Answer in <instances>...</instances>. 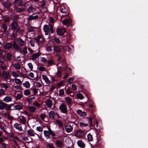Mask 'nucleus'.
<instances>
[{"mask_svg":"<svg viewBox=\"0 0 148 148\" xmlns=\"http://www.w3.org/2000/svg\"><path fill=\"white\" fill-rule=\"evenodd\" d=\"M30 111L32 113H33L36 110V108L33 106H30L29 108Z\"/></svg>","mask_w":148,"mask_h":148,"instance_id":"nucleus-37","label":"nucleus"},{"mask_svg":"<svg viewBox=\"0 0 148 148\" xmlns=\"http://www.w3.org/2000/svg\"><path fill=\"white\" fill-rule=\"evenodd\" d=\"M22 118L20 119V121L21 123L24 124L26 122V119L25 117L23 116H22Z\"/></svg>","mask_w":148,"mask_h":148,"instance_id":"nucleus-41","label":"nucleus"},{"mask_svg":"<svg viewBox=\"0 0 148 148\" xmlns=\"http://www.w3.org/2000/svg\"><path fill=\"white\" fill-rule=\"evenodd\" d=\"M44 135L47 137V138H50L51 137L50 135L49 132L47 130H44Z\"/></svg>","mask_w":148,"mask_h":148,"instance_id":"nucleus-31","label":"nucleus"},{"mask_svg":"<svg viewBox=\"0 0 148 148\" xmlns=\"http://www.w3.org/2000/svg\"><path fill=\"white\" fill-rule=\"evenodd\" d=\"M76 96L78 99L80 100L84 98L83 95L80 93H77L76 95Z\"/></svg>","mask_w":148,"mask_h":148,"instance_id":"nucleus-34","label":"nucleus"},{"mask_svg":"<svg viewBox=\"0 0 148 148\" xmlns=\"http://www.w3.org/2000/svg\"><path fill=\"white\" fill-rule=\"evenodd\" d=\"M40 52H37L33 54L32 56V60H35L37 58L40 56Z\"/></svg>","mask_w":148,"mask_h":148,"instance_id":"nucleus-21","label":"nucleus"},{"mask_svg":"<svg viewBox=\"0 0 148 148\" xmlns=\"http://www.w3.org/2000/svg\"><path fill=\"white\" fill-rule=\"evenodd\" d=\"M12 44L11 43H7L4 46V48L5 49H9L12 47Z\"/></svg>","mask_w":148,"mask_h":148,"instance_id":"nucleus-14","label":"nucleus"},{"mask_svg":"<svg viewBox=\"0 0 148 148\" xmlns=\"http://www.w3.org/2000/svg\"><path fill=\"white\" fill-rule=\"evenodd\" d=\"M81 127H86L88 126V124L87 123H84L82 122L79 123Z\"/></svg>","mask_w":148,"mask_h":148,"instance_id":"nucleus-51","label":"nucleus"},{"mask_svg":"<svg viewBox=\"0 0 148 148\" xmlns=\"http://www.w3.org/2000/svg\"><path fill=\"white\" fill-rule=\"evenodd\" d=\"M24 95L26 96L30 95L31 94L30 92L29 89H26L25 90Z\"/></svg>","mask_w":148,"mask_h":148,"instance_id":"nucleus-42","label":"nucleus"},{"mask_svg":"<svg viewBox=\"0 0 148 148\" xmlns=\"http://www.w3.org/2000/svg\"><path fill=\"white\" fill-rule=\"evenodd\" d=\"M33 8L32 7H29L27 10V11L29 13H30L33 11Z\"/></svg>","mask_w":148,"mask_h":148,"instance_id":"nucleus-62","label":"nucleus"},{"mask_svg":"<svg viewBox=\"0 0 148 148\" xmlns=\"http://www.w3.org/2000/svg\"><path fill=\"white\" fill-rule=\"evenodd\" d=\"M18 26L17 21H14L11 25V28L13 30H14L17 29Z\"/></svg>","mask_w":148,"mask_h":148,"instance_id":"nucleus-5","label":"nucleus"},{"mask_svg":"<svg viewBox=\"0 0 148 148\" xmlns=\"http://www.w3.org/2000/svg\"><path fill=\"white\" fill-rule=\"evenodd\" d=\"M59 95L60 96L63 95L64 94V91L63 89H61L59 90Z\"/></svg>","mask_w":148,"mask_h":148,"instance_id":"nucleus-59","label":"nucleus"},{"mask_svg":"<svg viewBox=\"0 0 148 148\" xmlns=\"http://www.w3.org/2000/svg\"><path fill=\"white\" fill-rule=\"evenodd\" d=\"M14 127L20 131L23 130L22 126L21 124L16 123L14 125Z\"/></svg>","mask_w":148,"mask_h":148,"instance_id":"nucleus-12","label":"nucleus"},{"mask_svg":"<svg viewBox=\"0 0 148 148\" xmlns=\"http://www.w3.org/2000/svg\"><path fill=\"white\" fill-rule=\"evenodd\" d=\"M60 12L62 13H63V14L62 15V16H63L67 15L68 14L66 8L64 7L61 9Z\"/></svg>","mask_w":148,"mask_h":148,"instance_id":"nucleus-13","label":"nucleus"},{"mask_svg":"<svg viewBox=\"0 0 148 148\" xmlns=\"http://www.w3.org/2000/svg\"><path fill=\"white\" fill-rule=\"evenodd\" d=\"M14 109L20 110L23 109V107L22 106L19 105H16L14 106Z\"/></svg>","mask_w":148,"mask_h":148,"instance_id":"nucleus-30","label":"nucleus"},{"mask_svg":"<svg viewBox=\"0 0 148 148\" xmlns=\"http://www.w3.org/2000/svg\"><path fill=\"white\" fill-rule=\"evenodd\" d=\"M84 134V132L81 130H77L75 133V136L76 137L81 138L83 136Z\"/></svg>","mask_w":148,"mask_h":148,"instance_id":"nucleus-9","label":"nucleus"},{"mask_svg":"<svg viewBox=\"0 0 148 148\" xmlns=\"http://www.w3.org/2000/svg\"><path fill=\"white\" fill-rule=\"evenodd\" d=\"M2 77L5 79H7L8 78V74L6 71H3L2 73Z\"/></svg>","mask_w":148,"mask_h":148,"instance_id":"nucleus-22","label":"nucleus"},{"mask_svg":"<svg viewBox=\"0 0 148 148\" xmlns=\"http://www.w3.org/2000/svg\"><path fill=\"white\" fill-rule=\"evenodd\" d=\"M50 135H51L52 136V138L53 139L54 138L53 137H55L56 136V134L53 132V131H51V132H49Z\"/></svg>","mask_w":148,"mask_h":148,"instance_id":"nucleus-57","label":"nucleus"},{"mask_svg":"<svg viewBox=\"0 0 148 148\" xmlns=\"http://www.w3.org/2000/svg\"><path fill=\"white\" fill-rule=\"evenodd\" d=\"M78 146L82 148H84L86 146L85 144L82 140H78L77 142Z\"/></svg>","mask_w":148,"mask_h":148,"instance_id":"nucleus-10","label":"nucleus"},{"mask_svg":"<svg viewBox=\"0 0 148 148\" xmlns=\"http://www.w3.org/2000/svg\"><path fill=\"white\" fill-rule=\"evenodd\" d=\"M10 37L12 38V40H15L16 38V36L14 33V32H13V33L10 36Z\"/></svg>","mask_w":148,"mask_h":148,"instance_id":"nucleus-52","label":"nucleus"},{"mask_svg":"<svg viewBox=\"0 0 148 148\" xmlns=\"http://www.w3.org/2000/svg\"><path fill=\"white\" fill-rule=\"evenodd\" d=\"M8 28V26L7 25L5 24H3L2 25V28L3 30V32L5 33L7 32V30Z\"/></svg>","mask_w":148,"mask_h":148,"instance_id":"nucleus-38","label":"nucleus"},{"mask_svg":"<svg viewBox=\"0 0 148 148\" xmlns=\"http://www.w3.org/2000/svg\"><path fill=\"white\" fill-rule=\"evenodd\" d=\"M3 6L6 8H9L11 6V4L10 3H8L7 2H3Z\"/></svg>","mask_w":148,"mask_h":148,"instance_id":"nucleus-24","label":"nucleus"},{"mask_svg":"<svg viewBox=\"0 0 148 148\" xmlns=\"http://www.w3.org/2000/svg\"><path fill=\"white\" fill-rule=\"evenodd\" d=\"M12 19L14 20L18 19L19 18V17L18 15H14L12 16Z\"/></svg>","mask_w":148,"mask_h":148,"instance_id":"nucleus-49","label":"nucleus"},{"mask_svg":"<svg viewBox=\"0 0 148 148\" xmlns=\"http://www.w3.org/2000/svg\"><path fill=\"white\" fill-rule=\"evenodd\" d=\"M65 130L67 133H69L73 130V127L71 125L66 124L65 125Z\"/></svg>","mask_w":148,"mask_h":148,"instance_id":"nucleus-8","label":"nucleus"},{"mask_svg":"<svg viewBox=\"0 0 148 148\" xmlns=\"http://www.w3.org/2000/svg\"><path fill=\"white\" fill-rule=\"evenodd\" d=\"M47 106L49 108H51L53 105L52 101L50 99L48 100L46 103Z\"/></svg>","mask_w":148,"mask_h":148,"instance_id":"nucleus-20","label":"nucleus"},{"mask_svg":"<svg viewBox=\"0 0 148 148\" xmlns=\"http://www.w3.org/2000/svg\"><path fill=\"white\" fill-rule=\"evenodd\" d=\"M16 10L17 12L20 13L24 11L25 9L23 8L16 7Z\"/></svg>","mask_w":148,"mask_h":148,"instance_id":"nucleus-29","label":"nucleus"},{"mask_svg":"<svg viewBox=\"0 0 148 148\" xmlns=\"http://www.w3.org/2000/svg\"><path fill=\"white\" fill-rule=\"evenodd\" d=\"M42 77L43 79L44 80L45 82L47 84H50L51 83L49 79L48 78L46 75H42Z\"/></svg>","mask_w":148,"mask_h":148,"instance_id":"nucleus-25","label":"nucleus"},{"mask_svg":"<svg viewBox=\"0 0 148 148\" xmlns=\"http://www.w3.org/2000/svg\"><path fill=\"white\" fill-rule=\"evenodd\" d=\"M37 37V38H34L33 39H34L36 40V42L38 44L39 43V41H42L43 39L42 36L40 35H38Z\"/></svg>","mask_w":148,"mask_h":148,"instance_id":"nucleus-17","label":"nucleus"},{"mask_svg":"<svg viewBox=\"0 0 148 148\" xmlns=\"http://www.w3.org/2000/svg\"><path fill=\"white\" fill-rule=\"evenodd\" d=\"M59 109L62 112L66 113L67 112V109L66 105L64 103H62L59 107Z\"/></svg>","mask_w":148,"mask_h":148,"instance_id":"nucleus-2","label":"nucleus"},{"mask_svg":"<svg viewBox=\"0 0 148 148\" xmlns=\"http://www.w3.org/2000/svg\"><path fill=\"white\" fill-rule=\"evenodd\" d=\"M56 144L58 147H60L62 146L63 144L60 141L57 140L56 141Z\"/></svg>","mask_w":148,"mask_h":148,"instance_id":"nucleus-35","label":"nucleus"},{"mask_svg":"<svg viewBox=\"0 0 148 148\" xmlns=\"http://www.w3.org/2000/svg\"><path fill=\"white\" fill-rule=\"evenodd\" d=\"M38 15H36L35 16H30L28 18V20L29 21L32 20H33L36 19L38 18Z\"/></svg>","mask_w":148,"mask_h":148,"instance_id":"nucleus-28","label":"nucleus"},{"mask_svg":"<svg viewBox=\"0 0 148 148\" xmlns=\"http://www.w3.org/2000/svg\"><path fill=\"white\" fill-rule=\"evenodd\" d=\"M96 126L97 127L96 130L97 131V132L96 133V134L97 137V140H99L98 139V137L97 136L98 134H99V132H101V130H102L103 127H98V122L97 121H96Z\"/></svg>","mask_w":148,"mask_h":148,"instance_id":"nucleus-7","label":"nucleus"},{"mask_svg":"<svg viewBox=\"0 0 148 148\" xmlns=\"http://www.w3.org/2000/svg\"><path fill=\"white\" fill-rule=\"evenodd\" d=\"M65 101L67 102L69 104H71L72 102V99L69 97H66L64 98Z\"/></svg>","mask_w":148,"mask_h":148,"instance_id":"nucleus-26","label":"nucleus"},{"mask_svg":"<svg viewBox=\"0 0 148 148\" xmlns=\"http://www.w3.org/2000/svg\"><path fill=\"white\" fill-rule=\"evenodd\" d=\"M16 32L17 33H18L20 34H21L23 32L22 30L21 29L20 27H19L17 28L16 29Z\"/></svg>","mask_w":148,"mask_h":148,"instance_id":"nucleus-50","label":"nucleus"},{"mask_svg":"<svg viewBox=\"0 0 148 148\" xmlns=\"http://www.w3.org/2000/svg\"><path fill=\"white\" fill-rule=\"evenodd\" d=\"M55 112L51 110V111L49 113V118L50 119H52L53 120H54L55 119Z\"/></svg>","mask_w":148,"mask_h":148,"instance_id":"nucleus-18","label":"nucleus"},{"mask_svg":"<svg viewBox=\"0 0 148 148\" xmlns=\"http://www.w3.org/2000/svg\"><path fill=\"white\" fill-rule=\"evenodd\" d=\"M23 84L26 88H29L30 87V84L28 81H26L25 83Z\"/></svg>","mask_w":148,"mask_h":148,"instance_id":"nucleus-44","label":"nucleus"},{"mask_svg":"<svg viewBox=\"0 0 148 148\" xmlns=\"http://www.w3.org/2000/svg\"><path fill=\"white\" fill-rule=\"evenodd\" d=\"M14 3L20 6H23V1L22 0H15L14 1Z\"/></svg>","mask_w":148,"mask_h":148,"instance_id":"nucleus-15","label":"nucleus"},{"mask_svg":"<svg viewBox=\"0 0 148 148\" xmlns=\"http://www.w3.org/2000/svg\"><path fill=\"white\" fill-rule=\"evenodd\" d=\"M54 41L57 44H60L61 43L60 40L58 38H55L54 39Z\"/></svg>","mask_w":148,"mask_h":148,"instance_id":"nucleus-56","label":"nucleus"},{"mask_svg":"<svg viewBox=\"0 0 148 148\" xmlns=\"http://www.w3.org/2000/svg\"><path fill=\"white\" fill-rule=\"evenodd\" d=\"M12 55L10 53H8L6 55V59L9 61H11L12 60Z\"/></svg>","mask_w":148,"mask_h":148,"instance_id":"nucleus-27","label":"nucleus"},{"mask_svg":"<svg viewBox=\"0 0 148 148\" xmlns=\"http://www.w3.org/2000/svg\"><path fill=\"white\" fill-rule=\"evenodd\" d=\"M56 122L59 126H60V127L62 126V123L61 121L58 120H57L56 121Z\"/></svg>","mask_w":148,"mask_h":148,"instance_id":"nucleus-53","label":"nucleus"},{"mask_svg":"<svg viewBox=\"0 0 148 148\" xmlns=\"http://www.w3.org/2000/svg\"><path fill=\"white\" fill-rule=\"evenodd\" d=\"M15 82L17 84H20L21 83V82L19 79L16 78L15 79Z\"/></svg>","mask_w":148,"mask_h":148,"instance_id":"nucleus-58","label":"nucleus"},{"mask_svg":"<svg viewBox=\"0 0 148 148\" xmlns=\"http://www.w3.org/2000/svg\"><path fill=\"white\" fill-rule=\"evenodd\" d=\"M64 25H68L70 23V20L69 19H65L62 21Z\"/></svg>","mask_w":148,"mask_h":148,"instance_id":"nucleus-36","label":"nucleus"},{"mask_svg":"<svg viewBox=\"0 0 148 148\" xmlns=\"http://www.w3.org/2000/svg\"><path fill=\"white\" fill-rule=\"evenodd\" d=\"M23 97V95L21 94H18L15 97L16 100L21 99Z\"/></svg>","mask_w":148,"mask_h":148,"instance_id":"nucleus-45","label":"nucleus"},{"mask_svg":"<svg viewBox=\"0 0 148 148\" xmlns=\"http://www.w3.org/2000/svg\"><path fill=\"white\" fill-rule=\"evenodd\" d=\"M46 117V115L44 114H41L40 116V118L42 120H44Z\"/></svg>","mask_w":148,"mask_h":148,"instance_id":"nucleus-60","label":"nucleus"},{"mask_svg":"<svg viewBox=\"0 0 148 148\" xmlns=\"http://www.w3.org/2000/svg\"><path fill=\"white\" fill-rule=\"evenodd\" d=\"M17 40L20 46L22 47L24 45V42L21 38L20 37L18 38Z\"/></svg>","mask_w":148,"mask_h":148,"instance_id":"nucleus-16","label":"nucleus"},{"mask_svg":"<svg viewBox=\"0 0 148 148\" xmlns=\"http://www.w3.org/2000/svg\"><path fill=\"white\" fill-rule=\"evenodd\" d=\"M36 129L39 132H42L43 131L42 127L40 126L37 127Z\"/></svg>","mask_w":148,"mask_h":148,"instance_id":"nucleus-61","label":"nucleus"},{"mask_svg":"<svg viewBox=\"0 0 148 148\" xmlns=\"http://www.w3.org/2000/svg\"><path fill=\"white\" fill-rule=\"evenodd\" d=\"M74 78L73 77H70L69 79H68L67 80V82H68L69 83H71V81H73V80L74 79Z\"/></svg>","mask_w":148,"mask_h":148,"instance_id":"nucleus-64","label":"nucleus"},{"mask_svg":"<svg viewBox=\"0 0 148 148\" xmlns=\"http://www.w3.org/2000/svg\"><path fill=\"white\" fill-rule=\"evenodd\" d=\"M36 42V40L34 39L31 40H30V43L31 45V46L34 47V43Z\"/></svg>","mask_w":148,"mask_h":148,"instance_id":"nucleus-55","label":"nucleus"},{"mask_svg":"<svg viewBox=\"0 0 148 148\" xmlns=\"http://www.w3.org/2000/svg\"><path fill=\"white\" fill-rule=\"evenodd\" d=\"M47 145L50 148H55L52 143H48L47 144Z\"/></svg>","mask_w":148,"mask_h":148,"instance_id":"nucleus-63","label":"nucleus"},{"mask_svg":"<svg viewBox=\"0 0 148 148\" xmlns=\"http://www.w3.org/2000/svg\"><path fill=\"white\" fill-rule=\"evenodd\" d=\"M94 148H100L101 145L99 140H97L96 142Z\"/></svg>","mask_w":148,"mask_h":148,"instance_id":"nucleus-23","label":"nucleus"},{"mask_svg":"<svg viewBox=\"0 0 148 148\" xmlns=\"http://www.w3.org/2000/svg\"><path fill=\"white\" fill-rule=\"evenodd\" d=\"M89 122H90V127H92L93 125V117H90L88 118Z\"/></svg>","mask_w":148,"mask_h":148,"instance_id":"nucleus-40","label":"nucleus"},{"mask_svg":"<svg viewBox=\"0 0 148 148\" xmlns=\"http://www.w3.org/2000/svg\"><path fill=\"white\" fill-rule=\"evenodd\" d=\"M22 52H23L25 55H26L27 53V46H25V47H24V48H23V51L22 50Z\"/></svg>","mask_w":148,"mask_h":148,"instance_id":"nucleus-47","label":"nucleus"},{"mask_svg":"<svg viewBox=\"0 0 148 148\" xmlns=\"http://www.w3.org/2000/svg\"><path fill=\"white\" fill-rule=\"evenodd\" d=\"M12 74L13 76L15 77H16L19 76V73H17L14 71H12Z\"/></svg>","mask_w":148,"mask_h":148,"instance_id":"nucleus-46","label":"nucleus"},{"mask_svg":"<svg viewBox=\"0 0 148 148\" xmlns=\"http://www.w3.org/2000/svg\"><path fill=\"white\" fill-rule=\"evenodd\" d=\"M50 26V31L51 33H53V32L54 30L53 28V25L52 24L49 23Z\"/></svg>","mask_w":148,"mask_h":148,"instance_id":"nucleus-48","label":"nucleus"},{"mask_svg":"<svg viewBox=\"0 0 148 148\" xmlns=\"http://www.w3.org/2000/svg\"><path fill=\"white\" fill-rule=\"evenodd\" d=\"M87 136L88 140V141H90L92 140V136L90 133L88 134Z\"/></svg>","mask_w":148,"mask_h":148,"instance_id":"nucleus-39","label":"nucleus"},{"mask_svg":"<svg viewBox=\"0 0 148 148\" xmlns=\"http://www.w3.org/2000/svg\"><path fill=\"white\" fill-rule=\"evenodd\" d=\"M8 104L2 101H0V110H3L5 109L7 110V107Z\"/></svg>","mask_w":148,"mask_h":148,"instance_id":"nucleus-4","label":"nucleus"},{"mask_svg":"<svg viewBox=\"0 0 148 148\" xmlns=\"http://www.w3.org/2000/svg\"><path fill=\"white\" fill-rule=\"evenodd\" d=\"M27 133L28 135L30 136H35L34 134L35 133L34 132L33 130H29L27 131Z\"/></svg>","mask_w":148,"mask_h":148,"instance_id":"nucleus-19","label":"nucleus"},{"mask_svg":"<svg viewBox=\"0 0 148 148\" xmlns=\"http://www.w3.org/2000/svg\"><path fill=\"white\" fill-rule=\"evenodd\" d=\"M50 26L49 24V25H45L43 27V30L45 33V35H47L49 34V32L50 31Z\"/></svg>","mask_w":148,"mask_h":148,"instance_id":"nucleus-6","label":"nucleus"},{"mask_svg":"<svg viewBox=\"0 0 148 148\" xmlns=\"http://www.w3.org/2000/svg\"><path fill=\"white\" fill-rule=\"evenodd\" d=\"M3 100L5 102H8L11 101H12V99L10 97L6 96L4 98Z\"/></svg>","mask_w":148,"mask_h":148,"instance_id":"nucleus-32","label":"nucleus"},{"mask_svg":"<svg viewBox=\"0 0 148 148\" xmlns=\"http://www.w3.org/2000/svg\"><path fill=\"white\" fill-rule=\"evenodd\" d=\"M35 99V97H33L30 98H28L27 99V101L29 102V104H31L32 102V100L33 99Z\"/></svg>","mask_w":148,"mask_h":148,"instance_id":"nucleus-43","label":"nucleus"},{"mask_svg":"<svg viewBox=\"0 0 148 148\" xmlns=\"http://www.w3.org/2000/svg\"><path fill=\"white\" fill-rule=\"evenodd\" d=\"M13 66L17 69H20L21 68L20 64L19 63H17L13 64Z\"/></svg>","mask_w":148,"mask_h":148,"instance_id":"nucleus-33","label":"nucleus"},{"mask_svg":"<svg viewBox=\"0 0 148 148\" xmlns=\"http://www.w3.org/2000/svg\"><path fill=\"white\" fill-rule=\"evenodd\" d=\"M66 32V30L62 28H59L56 30L57 34L60 36H63Z\"/></svg>","mask_w":148,"mask_h":148,"instance_id":"nucleus-3","label":"nucleus"},{"mask_svg":"<svg viewBox=\"0 0 148 148\" xmlns=\"http://www.w3.org/2000/svg\"><path fill=\"white\" fill-rule=\"evenodd\" d=\"M12 45L13 48L15 50L21 53H22L21 49L15 41H13Z\"/></svg>","mask_w":148,"mask_h":148,"instance_id":"nucleus-1","label":"nucleus"},{"mask_svg":"<svg viewBox=\"0 0 148 148\" xmlns=\"http://www.w3.org/2000/svg\"><path fill=\"white\" fill-rule=\"evenodd\" d=\"M77 114L82 117H85L86 115V113L84 112H82V110H78L77 111Z\"/></svg>","mask_w":148,"mask_h":148,"instance_id":"nucleus-11","label":"nucleus"},{"mask_svg":"<svg viewBox=\"0 0 148 148\" xmlns=\"http://www.w3.org/2000/svg\"><path fill=\"white\" fill-rule=\"evenodd\" d=\"M55 51L56 52H60L61 51L60 48L58 47H56L54 48Z\"/></svg>","mask_w":148,"mask_h":148,"instance_id":"nucleus-54","label":"nucleus"}]
</instances>
